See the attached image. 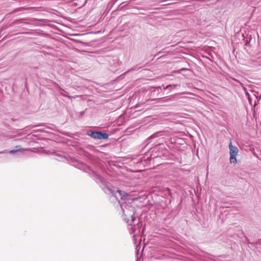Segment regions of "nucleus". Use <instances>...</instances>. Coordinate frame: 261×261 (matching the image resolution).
<instances>
[{
    "instance_id": "nucleus-11",
    "label": "nucleus",
    "mask_w": 261,
    "mask_h": 261,
    "mask_svg": "<svg viewBox=\"0 0 261 261\" xmlns=\"http://www.w3.org/2000/svg\"><path fill=\"white\" fill-rule=\"evenodd\" d=\"M6 150H4V151H0V154H2V153H4L5 152H6Z\"/></svg>"
},
{
    "instance_id": "nucleus-1",
    "label": "nucleus",
    "mask_w": 261,
    "mask_h": 261,
    "mask_svg": "<svg viewBox=\"0 0 261 261\" xmlns=\"http://www.w3.org/2000/svg\"><path fill=\"white\" fill-rule=\"evenodd\" d=\"M102 190L108 195L112 196L116 200L118 201L123 211V217L124 220L128 223L129 218H132V222H135L136 217H134L135 207L130 204L121 203L119 199L124 200L127 197V194L124 191L121 190H115L113 188H110L107 185H103L102 187Z\"/></svg>"
},
{
    "instance_id": "nucleus-13",
    "label": "nucleus",
    "mask_w": 261,
    "mask_h": 261,
    "mask_svg": "<svg viewBox=\"0 0 261 261\" xmlns=\"http://www.w3.org/2000/svg\"><path fill=\"white\" fill-rule=\"evenodd\" d=\"M20 9H22V10H23V9L26 10V9H28V8H24L22 7V8H20Z\"/></svg>"
},
{
    "instance_id": "nucleus-9",
    "label": "nucleus",
    "mask_w": 261,
    "mask_h": 261,
    "mask_svg": "<svg viewBox=\"0 0 261 261\" xmlns=\"http://www.w3.org/2000/svg\"><path fill=\"white\" fill-rule=\"evenodd\" d=\"M19 149H17V150H10L9 152L10 153V154H14V153H15L17 150H18Z\"/></svg>"
},
{
    "instance_id": "nucleus-4",
    "label": "nucleus",
    "mask_w": 261,
    "mask_h": 261,
    "mask_svg": "<svg viewBox=\"0 0 261 261\" xmlns=\"http://www.w3.org/2000/svg\"><path fill=\"white\" fill-rule=\"evenodd\" d=\"M135 221H137L136 224H133V226L128 228L130 234L135 233L137 231H139L142 226V224L141 223V221L140 219L136 218Z\"/></svg>"
},
{
    "instance_id": "nucleus-6",
    "label": "nucleus",
    "mask_w": 261,
    "mask_h": 261,
    "mask_svg": "<svg viewBox=\"0 0 261 261\" xmlns=\"http://www.w3.org/2000/svg\"><path fill=\"white\" fill-rule=\"evenodd\" d=\"M178 86V85H169L166 86H163L164 89H169V87H172V88H175V87Z\"/></svg>"
},
{
    "instance_id": "nucleus-14",
    "label": "nucleus",
    "mask_w": 261,
    "mask_h": 261,
    "mask_svg": "<svg viewBox=\"0 0 261 261\" xmlns=\"http://www.w3.org/2000/svg\"><path fill=\"white\" fill-rule=\"evenodd\" d=\"M81 115H83L84 114V112H81Z\"/></svg>"
},
{
    "instance_id": "nucleus-15",
    "label": "nucleus",
    "mask_w": 261,
    "mask_h": 261,
    "mask_svg": "<svg viewBox=\"0 0 261 261\" xmlns=\"http://www.w3.org/2000/svg\"><path fill=\"white\" fill-rule=\"evenodd\" d=\"M156 88H157V89H161V87H156Z\"/></svg>"
},
{
    "instance_id": "nucleus-3",
    "label": "nucleus",
    "mask_w": 261,
    "mask_h": 261,
    "mask_svg": "<svg viewBox=\"0 0 261 261\" xmlns=\"http://www.w3.org/2000/svg\"><path fill=\"white\" fill-rule=\"evenodd\" d=\"M229 149L230 153V162L231 163H237L236 156L237 155L239 149L238 148L232 145L231 141L229 144Z\"/></svg>"
},
{
    "instance_id": "nucleus-8",
    "label": "nucleus",
    "mask_w": 261,
    "mask_h": 261,
    "mask_svg": "<svg viewBox=\"0 0 261 261\" xmlns=\"http://www.w3.org/2000/svg\"><path fill=\"white\" fill-rule=\"evenodd\" d=\"M137 221H135V222H132V219L130 220V223L129 224V226H133V224H136Z\"/></svg>"
},
{
    "instance_id": "nucleus-12",
    "label": "nucleus",
    "mask_w": 261,
    "mask_h": 261,
    "mask_svg": "<svg viewBox=\"0 0 261 261\" xmlns=\"http://www.w3.org/2000/svg\"><path fill=\"white\" fill-rule=\"evenodd\" d=\"M165 1H162V0H161V1H159V3H162V2H165Z\"/></svg>"
},
{
    "instance_id": "nucleus-5",
    "label": "nucleus",
    "mask_w": 261,
    "mask_h": 261,
    "mask_svg": "<svg viewBox=\"0 0 261 261\" xmlns=\"http://www.w3.org/2000/svg\"><path fill=\"white\" fill-rule=\"evenodd\" d=\"M160 99L162 100L163 102H169V101H172V98L171 97H168L162 98Z\"/></svg>"
},
{
    "instance_id": "nucleus-10",
    "label": "nucleus",
    "mask_w": 261,
    "mask_h": 261,
    "mask_svg": "<svg viewBox=\"0 0 261 261\" xmlns=\"http://www.w3.org/2000/svg\"><path fill=\"white\" fill-rule=\"evenodd\" d=\"M255 244L257 245L258 244H261V239L257 240L255 243H254Z\"/></svg>"
},
{
    "instance_id": "nucleus-7",
    "label": "nucleus",
    "mask_w": 261,
    "mask_h": 261,
    "mask_svg": "<svg viewBox=\"0 0 261 261\" xmlns=\"http://www.w3.org/2000/svg\"><path fill=\"white\" fill-rule=\"evenodd\" d=\"M158 134H159V133H156L153 134V135H152L151 136H150L149 137L148 139L150 140V139L158 137L159 136Z\"/></svg>"
},
{
    "instance_id": "nucleus-2",
    "label": "nucleus",
    "mask_w": 261,
    "mask_h": 261,
    "mask_svg": "<svg viewBox=\"0 0 261 261\" xmlns=\"http://www.w3.org/2000/svg\"><path fill=\"white\" fill-rule=\"evenodd\" d=\"M87 135L94 139L99 140H105L108 138L109 135L102 132H96L89 130L87 132Z\"/></svg>"
}]
</instances>
